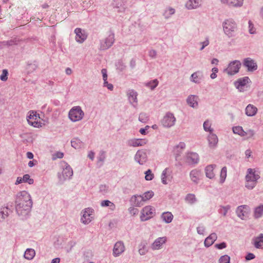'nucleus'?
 Segmentation results:
<instances>
[{
  "mask_svg": "<svg viewBox=\"0 0 263 263\" xmlns=\"http://www.w3.org/2000/svg\"><path fill=\"white\" fill-rule=\"evenodd\" d=\"M218 71V69L217 67H214L212 69V73L210 75V78L212 79H214L217 77V73Z\"/></svg>",
  "mask_w": 263,
  "mask_h": 263,
  "instance_id": "59",
  "label": "nucleus"
},
{
  "mask_svg": "<svg viewBox=\"0 0 263 263\" xmlns=\"http://www.w3.org/2000/svg\"><path fill=\"white\" fill-rule=\"evenodd\" d=\"M197 232L200 235H203L205 232V228L203 226H199L197 228Z\"/></svg>",
  "mask_w": 263,
  "mask_h": 263,
  "instance_id": "62",
  "label": "nucleus"
},
{
  "mask_svg": "<svg viewBox=\"0 0 263 263\" xmlns=\"http://www.w3.org/2000/svg\"><path fill=\"white\" fill-rule=\"evenodd\" d=\"M171 174L172 171L169 168H166L163 171L161 176V182L163 184H166L168 183L167 181H171Z\"/></svg>",
  "mask_w": 263,
  "mask_h": 263,
  "instance_id": "25",
  "label": "nucleus"
},
{
  "mask_svg": "<svg viewBox=\"0 0 263 263\" xmlns=\"http://www.w3.org/2000/svg\"><path fill=\"white\" fill-rule=\"evenodd\" d=\"M127 96L130 103L136 108L138 104V93L133 89L129 90L127 92Z\"/></svg>",
  "mask_w": 263,
  "mask_h": 263,
  "instance_id": "21",
  "label": "nucleus"
},
{
  "mask_svg": "<svg viewBox=\"0 0 263 263\" xmlns=\"http://www.w3.org/2000/svg\"><path fill=\"white\" fill-rule=\"evenodd\" d=\"M243 65L247 68L249 71H253L257 69V65L255 61L250 58H246L243 60Z\"/></svg>",
  "mask_w": 263,
  "mask_h": 263,
  "instance_id": "20",
  "label": "nucleus"
},
{
  "mask_svg": "<svg viewBox=\"0 0 263 263\" xmlns=\"http://www.w3.org/2000/svg\"><path fill=\"white\" fill-rule=\"evenodd\" d=\"M155 211V208L151 205L143 208L141 212V220L144 221L151 219L153 217Z\"/></svg>",
  "mask_w": 263,
  "mask_h": 263,
  "instance_id": "10",
  "label": "nucleus"
},
{
  "mask_svg": "<svg viewBox=\"0 0 263 263\" xmlns=\"http://www.w3.org/2000/svg\"><path fill=\"white\" fill-rule=\"evenodd\" d=\"M122 3L121 0H114L112 3V6L114 8L118 9V12L122 11Z\"/></svg>",
  "mask_w": 263,
  "mask_h": 263,
  "instance_id": "47",
  "label": "nucleus"
},
{
  "mask_svg": "<svg viewBox=\"0 0 263 263\" xmlns=\"http://www.w3.org/2000/svg\"><path fill=\"white\" fill-rule=\"evenodd\" d=\"M209 146L210 148H215L218 144V139L216 134L213 133H209L207 137Z\"/></svg>",
  "mask_w": 263,
  "mask_h": 263,
  "instance_id": "24",
  "label": "nucleus"
},
{
  "mask_svg": "<svg viewBox=\"0 0 263 263\" xmlns=\"http://www.w3.org/2000/svg\"><path fill=\"white\" fill-rule=\"evenodd\" d=\"M227 168L226 166L223 167L221 168L220 174V183H223L227 177Z\"/></svg>",
  "mask_w": 263,
  "mask_h": 263,
  "instance_id": "46",
  "label": "nucleus"
},
{
  "mask_svg": "<svg viewBox=\"0 0 263 263\" xmlns=\"http://www.w3.org/2000/svg\"><path fill=\"white\" fill-rule=\"evenodd\" d=\"M255 134L254 130L249 129L247 131H245L244 137H246L247 139L253 138Z\"/></svg>",
  "mask_w": 263,
  "mask_h": 263,
  "instance_id": "51",
  "label": "nucleus"
},
{
  "mask_svg": "<svg viewBox=\"0 0 263 263\" xmlns=\"http://www.w3.org/2000/svg\"><path fill=\"white\" fill-rule=\"evenodd\" d=\"M222 5L233 8H239L242 6L243 0H219Z\"/></svg>",
  "mask_w": 263,
  "mask_h": 263,
  "instance_id": "16",
  "label": "nucleus"
},
{
  "mask_svg": "<svg viewBox=\"0 0 263 263\" xmlns=\"http://www.w3.org/2000/svg\"><path fill=\"white\" fill-rule=\"evenodd\" d=\"M249 210V207L247 205L238 206L236 210L237 216L241 219H244Z\"/></svg>",
  "mask_w": 263,
  "mask_h": 263,
  "instance_id": "18",
  "label": "nucleus"
},
{
  "mask_svg": "<svg viewBox=\"0 0 263 263\" xmlns=\"http://www.w3.org/2000/svg\"><path fill=\"white\" fill-rule=\"evenodd\" d=\"M40 117L35 111H31L27 117V121L30 125L34 127L41 126V123L40 121Z\"/></svg>",
  "mask_w": 263,
  "mask_h": 263,
  "instance_id": "13",
  "label": "nucleus"
},
{
  "mask_svg": "<svg viewBox=\"0 0 263 263\" xmlns=\"http://www.w3.org/2000/svg\"><path fill=\"white\" fill-rule=\"evenodd\" d=\"M23 181L24 182L28 183L29 184H32L34 182L33 179L30 178L29 174H25L23 176Z\"/></svg>",
  "mask_w": 263,
  "mask_h": 263,
  "instance_id": "54",
  "label": "nucleus"
},
{
  "mask_svg": "<svg viewBox=\"0 0 263 263\" xmlns=\"http://www.w3.org/2000/svg\"><path fill=\"white\" fill-rule=\"evenodd\" d=\"M219 263H230V257L228 255H224L219 259Z\"/></svg>",
  "mask_w": 263,
  "mask_h": 263,
  "instance_id": "55",
  "label": "nucleus"
},
{
  "mask_svg": "<svg viewBox=\"0 0 263 263\" xmlns=\"http://www.w3.org/2000/svg\"><path fill=\"white\" fill-rule=\"evenodd\" d=\"M98 159L100 161H104L105 159V154L104 152L102 151L100 152Z\"/></svg>",
  "mask_w": 263,
  "mask_h": 263,
  "instance_id": "64",
  "label": "nucleus"
},
{
  "mask_svg": "<svg viewBox=\"0 0 263 263\" xmlns=\"http://www.w3.org/2000/svg\"><path fill=\"white\" fill-rule=\"evenodd\" d=\"M37 67V65L35 63H28L26 67L28 73H32L35 71Z\"/></svg>",
  "mask_w": 263,
  "mask_h": 263,
  "instance_id": "50",
  "label": "nucleus"
},
{
  "mask_svg": "<svg viewBox=\"0 0 263 263\" xmlns=\"http://www.w3.org/2000/svg\"><path fill=\"white\" fill-rule=\"evenodd\" d=\"M253 245L257 249L263 248V234L253 239Z\"/></svg>",
  "mask_w": 263,
  "mask_h": 263,
  "instance_id": "34",
  "label": "nucleus"
},
{
  "mask_svg": "<svg viewBox=\"0 0 263 263\" xmlns=\"http://www.w3.org/2000/svg\"><path fill=\"white\" fill-rule=\"evenodd\" d=\"M198 97L196 95H189L186 99L187 104L193 108H197L198 106Z\"/></svg>",
  "mask_w": 263,
  "mask_h": 263,
  "instance_id": "27",
  "label": "nucleus"
},
{
  "mask_svg": "<svg viewBox=\"0 0 263 263\" xmlns=\"http://www.w3.org/2000/svg\"><path fill=\"white\" fill-rule=\"evenodd\" d=\"M147 140L145 139H131L127 141V144L129 146L138 147L145 145Z\"/></svg>",
  "mask_w": 263,
  "mask_h": 263,
  "instance_id": "19",
  "label": "nucleus"
},
{
  "mask_svg": "<svg viewBox=\"0 0 263 263\" xmlns=\"http://www.w3.org/2000/svg\"><path fill=\"white\" fill-rule=\"evenodd\" d=\"M157 52L156 50L154 49H151L148 52V55L153 59H155L157 57Z\"/></svg>",
  "mask_w": 263,
  "mask_h": 263,
  "instance_id": "60",
  "label": "nucleus"
},
{
  "mask_svg": "<svg viewBox=\"0 0 263 263\" xmlns=\"http://www.w3.org/2000/svg\"><path fill=\"white\" fill-rule=\"evenodd\" d=\"M154 193L153 191H147L141 196L143 198L144 202H145L151 199L154 196Z\"/></svg>",
  "mask_w": 263,
  "mask_h": 263,
  "instance_id": "48",
  "label": "nucleus"
},
{
  "mask_svg": "<svg viewBox=\"0 0 263 263\" xmlns=\"http://www.w3.org/2000/svg\"><path fill=\"white\" fill-rule=\"evenodd\" d=\"M174 218L173 215L170 212H163L161 215V218L166 223H171Z\"/></svg>",
  "mask_w": 263,
  "mask_h": 263,
  "instance_id": "35",
  "label": "nucleus"
},
{
  "mask_svg": "<svg viewBox=\"0 0 263 263\" xmlns=\"http://www.w3.org/2000/svg\"><path fill=\"white\" fill-rule=\"evenodd\" d=\"M232 130L234 134L238 135L241 137H244L245 130L243 129V128L241 126H234L233 127Z\"/></svg>",
  "mask_w": 263,
  "mask_h": 263,
  "instance_id": "44",
  "label": "nucleus"
},
{
  "mask_svg": "<svg viewBox=\"0 0 263 263\" xmlns=\"http://www.w3.org/2000/svg\"><path fill=\"white\" fill-rule=\"evenodd\" d=\"M176 122V118L174 114L166 112L161 120V124L164 128H170L174 126Z\"/></svg>",
  "mask_w": 263,
  "mask_h": 263,
  "instance_id": "8",
  "label": "nucleus"
},
{
  "mask_svg": "<svg viewBox=\"0 0 263 263\" xmlns=\"http://www.w3.org/2000/svg\"><path fill=\"white\" fill-rule=\"evenodd\" d=\"M257 110L258 109L256 106L249 104L246 107L245 113L248 117H253L257 114Z\"/></svg>",
  "mask_w": 263,
  "mask_h": 263,
  "instance_id": "31",
  "label": "nucleus"
},
{
  "mask_svg": "<svg viewBox=\"0 0 263 263\" xmlns=\"http://www.w3.org/2000/svg\"><path fill=\"white\" fill-rule=\"evenodd\" d=\"M15 203L17 214L24 218L30 213L33 202L30 194L26 191H23L16 194Z\"/></svg>",
  "mask_w": 263,
  "mask_h": 263,
  "instance_id": "1",
  "label": "nucleus"
},
{
  "mask_svg": "<svg viewBox=\"0 0 263 263\" xmlns=\"http://www.w3.org/2000/svg\"><path fill=\"white\" fill-rule=\"evenodd\" d=\"M212 123L209 120H205L203 124V129L205 132L209 133H213L214 129L211 127Z\"/></svg>",
  "mask_w": 263,
  "mask_h": 263,
  "instance_id": "42",
  "label": "nucleus"
},
{
  "mask_svg": "<svg viewBox=\"0 0 263 263\" xmlns=\"http://www.w3.org/2000/svg\"><path fill=\"white\" fill-rule=\"evenodd\" d=\"M101 206L102 207L108 206L111 211H114L116 209L115 204L113 202L108 200L102 201L101 202Z\"/></svg>",
  "mask_w": 263,
  "mask_h": 263,
  "instance_id": "41",
  "label": "nucleus"
},
{
  "mask_svg": "<svg viewBox=\"0 0 263 263\" xmlns=\"http://www.w3.org/2000/svg\"><path fill=\"white\" fill-rule=\"evenodd\" d=\"M167 240V238L166 236L160 237L156 238L151 245V249L153 251H155L163 249Z\"/></svg>",
  "mask_w": 263,
  "mask_h": 263,
  "instance_id": "12",
  "label": "nucleus"
},
{
  "mask_svg": "<svg viewBox=\"0 0 263 263\" xmlns=\"http://www.w3.org/2000/svg\"><path fill=\"white\" fill-rule=\"evenodd\" d=\"M249 32L250 34H254L256 33V28L251 21H249Z\"/></svg>",
  "mask_w": 263,
  "mask_h": 263,
  "instance_id": "57",
  "label": "nucleus"
},
{
  "mask_svg": "<svg viewBox=\"0 0 263 263\" xmlns=\"http://www.w3.org/2000/svg\"><path fill=\"white\" fill-rule=\"evenodd\" d=\"M203 0H186L184 7L188 10L199 9L202 6Z\"/></svg>",
  "mask_w": 263,
  "mask_h": 263,
  "instance_id": "14",
  "label": "nucleus"
},
{
  "mask_svg": "<svg viewBox=\"0 0 263 263\" xmlns=\"http://www.w3.org/2000/svg\"><path fill=\"white\" fill-rule=\"evenodd\" d=\"M35 255V251L32 248H28L24 253V257L25 259L31 260Z\"/></svg>",
  "mask_w": 263,
  "mask_h": 263,
  "instance_id": "38",
  "label": "nucleus"
},
{
  "mask_svg": "<svg viewBox=\"0 0 263 263\" xmlns=\"http://www.w3.org/2000/svg\"><path fill=\"white\" fill-rule=\"evenodd\" d=\"M202 79L203 74L202 72L200 71H197L191 74L190 80L193 83L199 84Z\"/></svg>",
  "mask_w": 263,
  "mask_h": 263,
  "instance_id": "30",
  "label": "nucleus"
},
{
  "mask_svg": "<svg viewBox=\"0 0 263 263\" xmlns=\"http://www.w3.org/2000/svg\"><path fill=\"white\" fill-rule=\"evenodd\" d=\"M9 211L8 206L0 208V222L3 221L8 216Z\"/></svg>",
  "mask_w": 263,
  "mask_h": 263,
  "instance_id": "36",
  "label": "nucleus"
},
{
  "mask_svg": "<svg viewBox=\"0 0 263 263\" xmlns=\"http://www.w3.org/2000/svg\"><path fill=\"white\" fill-rule=\"evenodd\" d=\"M71 144L75 149L81 148L84 146V143L78 138H73L71 141Z\"/></svg>",
  "mask_w": 263,
  "mask_h": 263,
  "instance_id": "37",
  "label": "nucleus"
},
{
  "mask_svg": "<svg viewBox=\"0 0 263 263\" xmlns=\"http://www.w3.org/2000/svg\"><path fill=\"white\" fill-rule=\"evenodd\" d=\"M145 178L147 181L152 180L154 178V174L152 173L151 170H148L145 173Z\"/></svg>",
  "mask_w": 263,
  "mask_h": 263,
  "instance_id": "58",
  "label": "nucleus"
},
{
  "mask_svg": "<svg viewBox=\"0 0 263 263\" xmlns=\"http://www.w3.org/2000/svg\"><path fill=\"white\" fill-rule=\"evenodd\" d=\"M61 166L63 168L62 174H59L58 177L60 180L64 181L70 179L73 176V170L70 166L66 162L61 163Z\"/></svg>",
  "mask_w": 263,
  "mask_h": 263,
  "instance_id": "9",
  "label": "nucleus"
},
{
  "mask_svg": "<svg viewBox=\"0 0 263 263\" xmlns=\"http://www.w3.org/2000/svg\"><path fill=\"white\" fill-rule=\"evenodd\" d=\"M210 44V41L208 37H206L204 41L202 42H200L199 44L200 45V48H199L200 51H202L204 49L205 47L208 46Z\"/></svg>",
  "mask_w": 263,
  "mask_h": 263,
  "instance_id": "53",
  "label": "nucleus"
},
{
  "mask_svg": "<svg viewBox=\"0 0 263 263\" xmlns=\"http://www.w3.org/2000/svg\"><path fill=\"white\" fill-rule=\"evenodd\" d=\"M135 160L140 165L145 163L147 159V154L145 150H138L134 157Z\"/></svg>",
  "mask_w": 263,
  "mask_h": 263,
  "instance_id": "15",
  "label": "nucleus"
},
{
  "mask_svg": "<svg viewBox=\"0 0 263 263\" xmlns=\"http://www.w3.org/2000/svg\"><path fill=\"white\" fill-rule=\"evenodd\" d=\"M251 83L250 79L248 77H245L238 79L234 82V85L239 92H244L249 88Z\"/></svg>",
  "mask_w": 263,
  "mask_h": 263,
  "instance_id": "6",
  "label": "nucleus"
},
{
  "mask_svg": "<svg viewBox=\"0 0 263 263\" xmlns=\"http://www.w3.org/2000/svg\"><path fill=\"white\" fill-rule=\"evenodd\" d=\"M222 27L224 35L228 38L234 37L238 30V25L233 18H228L222 22Z\"/></svg>",
  "mask_w": 263,
  "mask_h": 263,
  "instance_id": "2",
  "label": "nucleus"
},
{
  "mask_svg": "<svg viewBox=\"0 0 263 263\" xmlns=\"http://www.w3.org/2000/svg\"><path fill=\"white\" fill-rule=\"evenodd\" d=\"M263 215V204H260L254 209V216L255 218H259Z\"/></svg>",
  "mask_w": 263,
  "mask_h": 263,
  "instance_id": "40",
  "label": "nucleus"
},
{
  "mask_svg": "<svg viewBox=\"0 0 263 263\" xmlns=\"http://www.w3.org/2000/svg\"><path fill=\"white\" fill-rule=\"evenodd\" d=\"M241 66V62L238 60H234L229 63L228 67L224 69L223 72L228 76H234L237 74Z\"/></svg>",
  "mask_w": 263,
  "mask_h": 263,
  "instance_id": "5",
  "label": "nucleus"
},
{
  "mask_svg": "<svg viewBox=\"0 0 263 263\" xmlns=\"http://www.w3.org/2000/svg\"><path fill=\"white\" fill-rule=\"evenodd\" d=\"M76 33V41L80 44L83 43L87 39V35L84 30L80 28H77L74 30Z\"/></svg>",
  "mask_w": 263,
  "mask_h": 263,
  "instance_id": "17",
  "label": "nucleus"
},
{
  "mask_svg": "<svg viewBox=\"0 0 263 263\" xmlns=\"http://www.w3.org/2000/svg\"><path fill=\"white\" fill-rule=\"evenodd\" d=\"M216 167V165L215 164H210L205 167L204 171L207 178L211 179L215 178V174L214 170Z\"/></svg>",
  "mask_w": 263,
  "mask_h": 263,
  "instance_id": "29",
  "label": "nucleus"
},
{
  "mask_svg": "<svg viewBox=\"0 0 263 263\" xmlns=\"http://www.w3.org/2000/svg\"><path fill=\"white\" fill-rule=\"evenodd\" d=\"M131 204L136 207H140L144 204L143 198L141 195H134L130 199Z\"/></svg>",
  "mask_w": 263,
  "mask_h": 263,
  "instance_id": "26",
  "label": "nucleus"
},
{
  "mask_svg": "<svg viewBox=\"0 0 263 263\" xmlns=\"http://www.w3.org/2000/svg\"><path fill=\"white\" fill-rule=\"evenodd\" d=\"M84 117V112L79 106H73L68 113L69 119L73 122L82 120Z\"/></svg>",
  "mask_w": 263,
  "mask_h": 263,
  "instance_id": "4",
  "label": "nucleus"
},
{
  "mask_svg": "<svg viewBox=\"0 0 263 263\" xmlns=\"http://www.w3.org/2000/svg\"><path fill=\"white\" fill-rule=\"evenodd\" d=\"M138 119L142 123H146L148 120V116L146 113L141 112L139 114Z\"/></svg>",
  "mask_w": 263,
  "mask_h": 263,
  "instance_id": "52",
  "label": "nucleus"
},
{
  "mask_svg": "<svg viewBox=\"0 0 263 263\" xmlns=\"http://www.w3.org/2000/svg\"><path fill=\"white\" fill-rule=\"evenodd\" d=\"M158 83L159 82L157 79H154L145 83V86L153 90L158 86Z\"/></svg>",
  "mask_w": 263,
  "mask_h": 263,
  "instance_id": "49",
  "label": "nucleus"
},
{
  "mask_svg": "<svg viewBox=\"0 0 263 263\" xmlns=\"http://www.w3.org/2000/svg\"><path fill=\"white\" fill-rule=\"evenodd\" d=\"M185 162L189 164H197L199 162V156L196 153H188L185 156Z\"/></svg>",
  "mask_w": 263,
  "mask_h": 263,
  "instance_id": "22",
  "label": "nucleus"
},
{
  "mask_svg": "<svg viewBox=\"0 0 263 263\" xmlns=\"http://www.w3.org/2000/svg\"><path fill=\"white\" fill-rule=\"evenodd\" d=\"M8 71L7 69H3L2 73L0 76V80L2 81L5 82L8 79Z\"/></svg>",
  "mask_w": 263,
  "mask_h": 263,
  "instance_id": "56",
  "label": "nucleus"
},
{
  "mask_svg": "<svg viewBox=\"0 0 263 263\" xmlns=\"http://www.w3.org/2000/svg\"><path fill=\"white\" fill-rule=\"evenodd\" d=\"M115 42V34L112 31L107 33V35L104 39L100 41V49L106 50L109 48Z\"/></svg>",
  "mask_w": 263,
  "mask_h": 263,
  "instance_id": "7",
  "label": "nucleus"
},
{
  "mask_svg": "<svg viewBox=\"0 0 263 263\" xmlns=\"http://www.w3.org/2000/svg\"><path fill=\"white\" fill-rule=\"evenodd\" d=\"M125 251V246L123 242L118 241L114 245L113 255L117 257Z\"/></svg>",
  "mask_w": 263,
  "mask_h": 263,
  "instance_id": "23",
  "label": "nucleus"
},
{
  "mask_svg": "<svg viewBox=\"0 0 263 263\" xmlns=\"http://www.w3.org/2000/svg\"><path fill=\"white\" fill-rule=\"evenodd\" d=\"M147 243L145 241H142L139 245L138 252L140 255H145L148 250L147 248Z\"/></svg>",
  "mask_w": 263,
  "mask_h": 263,
  "instance_id": "39",
  "label": "nucleus"
},
{
  "mask_svg": "<svg viewBox=\"0 0 263 263\" xmlns=\"http://www.w3.org/2000/svg\"><path fill=\"white\" fill-rule=\"evenodd\" d=\"M94 210L91 208H86L81 212L82 216L81 221L84 224H89L93 219L92 214Z\"/></svg>",
  "mask_w": 263,
  "mask_h": 263,
  "instance_id": "11",
  "label": "nucleus"
},
{
  "mask_svg": "<svg viewBox=\"0 0 263 263\" xmlns=\"http://www.w3.org/2000/svg\"><path fill=\"white\" fill-rule=\"evenodd\" d=\"M129 212L130 214L133 215H135L138 214V210L134 207H130L128 209Z\"/></svg>",
  "mask_w": 263,
  "mask_h": 263,
  "instance_id": "63",
  "label": "nucleus"
},
{
  "mask_svg": "<svg viewBox=\"0 0 263 263\" xmlns=\"http://www.w3.org/2000/svg\"><path fill=\"white\" fill-rule=\"evenodd\" d=\"M259 178L260 175L255 169L248 168L245 176V187L249 190H252L256 185Z\"/></svg>",
  "mask_w": 263,
  "mask_h": 263,
  "instance_id": "3",
  "label": "nucleus"
},
{
  "mask_svg": "<svg viewBox=\"0 0 263 263\" xmlns=\"http://www.w3.org/2000/svg\"><path fill=\"white\" fill-rule=\"evenodd\" d=\"M185 200L188 203L193 204L196 202L197 199L194 194H188L185 198Z\"/></svg>",
  "mask_w": 263,
  "mask_h": 263,
  "instance_id": "43",
  "label": "nucleus"
},
{
  "mask_svg": "<svg viewBox=\"0 0 263 263\" xmlns=\"http://www.w3.org/2000/svg\"><path fill=\"white\" fill-rule=\"evenodd\" d=\"M215 247L218 249H223L227 247V244L226 242H223L220 243L216 244Z\"/></svg>",
  "mask_w": 263,
  "mask_h": 263,
  "instance_id": "61",
  "label": "nucleus"
},
{
  "mask_svg": "<svg viewBox=\"0 0 263 263\" xmlns=\"http://www.w3.org/2000/svg\"><path fill=\"white\" fill-rule=\"evenodd\" d=\"M217 238V234L215 233L211 234L204 240V245L206 248L212 246Z\"/></svg>",
  "mask_w": 263,
  "mask_h": 263,
  "instance_id": "32",
  "label": "nucleus"
},
{
  "mask_svg": "<svg viewBox=\"0 0 263 263\" xmlns=\"http://www.w3.org/2000/svg\"><path fill=\"white\" fill-rule=\"evenodd\" d=\"M231 208V206L230 205H227L225 206L221 205L220 206L218 212L223 216H226L228 212L230 210Z\"/></svg>",
  "mask_w": 263,
  "mask_h": 263,
  "instance_id": "45",
  "label": "nucleus"
},
{
  "mask_svg": "<svg viewBox=\"0 0 263 263\" xmlns=\"http://www.w3.org/2000/svg\"><path fill=\"white\" fill-rule=\"evenodd\" d=\"M176 13L175 8L171 7H166L163 11L162 15L166 20L170 18Z\"/></svg>",
  "mask_w": 263,
  "mask_h": 263,
  "instance_id": "33",
  "label": "nucleus"
},
{
  "mask_svg": "<svg viewBox=\"0 0 263 263\" xmlns=\"http://www.w3.org/2000/svg\"><path fill=\"white\" fill-rule=\"evenodd\" d=\"M201 172L197 169L192 170L190 173V178L192 182L197 184L199 183Z\"/></svg>",
  "mask_w": 263,
  "mask_h": 263,
  "instance_id": "28",
  "label": "nucleus"
}]
</instances>
